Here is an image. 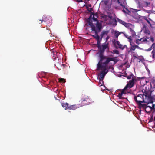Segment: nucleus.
Here are the masks:
<instances>
[{"mask_svg": "<svg viewBox=\"0 0 155 155\" xmlns=\"http://www.w3.org/2000/svg\"><path fill=\"white\" fill-rule=\"evenodd\" d=\"M109 45L108 42L103 43L101 46L98 47V52L96 54L98 55V57L100 58L99 61L103 62L104 60H106L104 62V64H108L111 61H115V59L114 58L104 55V53L106 50L107 52H109Z\"/></svg>", "mask_w": 155, "mask_h": 155, "instance_id": "1", "label": "nucleus"}, {"mask_svg": "<svg viewBox=\"0 0 155 155\" xmlns=\"http://www.w3.org/2000/svg\"><path fill=\"white\" fill-rule=\"evenodd\" d=\"M90 26L92 31H94L95 32L94 35H91V36L94 38L96 39L97 40H99L100 39V38L98 35V33L101 31L102 29V26L101 23H97L96 25V28L93 24H91L90 25H88Z\"/></svg>", "mask_w": 155, "mask_h": 155, "instance_id": "2", "label": "nucleus"}, {"mask_svg": "<svg viewBox=\"0 0 155 155\" xmlns=\"http://www.w3.org/2000/svg\"><path fill=\"white\" fill-rule=\"evenodd\" d=\"M108 64H104L102 62H99L97 64V70H102L100 74V78L103 79L104 78L105 76L108 72Z\"/></svg>", "mask_w": 155, "mask_h": 155, "instance_id": "3", "label": "nucleus"}, {"mask_svg": "<svg viewBox=\"0 0 155 155\" xmlns=\"http://www.w3.org/2000/svg\"><path fill=\"white\" fill-rule=\"evenodd\" d=\"M91 101L90 99L88 96L87 95H84L81 99L79 101V107H81L86 105L89 104Z\"/></svg>", "mask_w": 155, "mask_h": 155, "instance_id": "4", "label": "nucleus"}, {"mask_svg": "<svg viewBox=\"0 0 155 155\" xmlns=\"http://www.w3.org/2000/svg\"><path fill=\"white\" fill-rule=\"evenodd\" d=\"M139 80L138 78L135 76L133 77L132 79L127 82V84L125 87V89H130L132 88L135 83Z\"/></svg>", "mask_w": 155, "mask_h": 155, "instance_id": "5", "label": "nucleus"}, {"mask_svg": "<svg viewBox=\"0 0 155 155\" xmlns=\"http://www.w3.org/2000/svg\"><path fill=\"white\" fill-rule=\"evenodd\" d=\"M143 96L144 94H138L136 96H134V99L137 104L140 103H145L147 104L148 102H146L144 101Z\"/></svg>", "mask_w": 155, "mask_h": 155, "instance_id": "6", "label": "nucleus"}, {"mask_svg": "<svg viewBox=\"0 0 155 155\" xmlns=\"http://www.w3.org/2000/svg\"><path fill=\"white\" fill-rule=\"evenodd\" d=\"M114 44L117 48H119L121 50H123L126 48H127V45H123L120 43L119 41H115L114 40Z\"/></svg>", "mask_w": 155, "mask_h": 155, "instance_id": "7", "label": "nucleus"}, {"mask_svg": "<svg viewBox=\"0 0 155 155\" xmlns=\"http://www.w3.org/2000/svg\"><path fill=\"white\" fill-rule=\"evenodd\" d=\"M87 10L89 12H90L91 14V15L89 16L88 18L87 21V24L88 25H90L91 24H93L92 23V16L94 14V13L92 12V9L91 8H89L88 7H87Z\"/></svg>", "mask_w": 155, "mask_h": 155, "instance_id": "8", "label": "nucleus"}, {"mask_svg": "<svg viewBox=\"0 0 155 155\" xmlns=\"http://www.w3.org/2000/svg\"><path fill=\"white\" fill-rule=\"evenodd\" d=\"M147 38H148L147 37H144L143 38H141L140 39H137L136 40V43L137 44H141L142 42H148L149 41V40H148L147 39Z\"/></svg>", "mask_w": 155, "mask_h": 155, "instance_id": "9", "label": "nucleus"}, {"mask_svg": "<svg viewBox=\"0 0 155 155\" xmlns=\"http://www.w3.org/2000/svg\"><path fill=\"white\" fill-rule=\"evenodd\" d=\"M138 3L139 6L140 7H149V5L150 4V3L144 0L142 3L139 2Z\"/></svg>", "mask_w": 155, "mask_h": 155, "instance_id": "10", "label": "nucleus"}, {"mask_svg": "<svg viewBox=\"0 0 155 155\" xmlns=\"http://www.w3.org/2000/svg\"><path fill=\"white\" fill-rule=\"evenodd\" d=\"M117 2L123 8L125 7V0H117Z\"/></svg>", "mask_w": 155, "mask_h": 155, "instance_id": "11", "label": "nucleus"}, {"mask_svg": "<svg viewBox=\"0 0 155 155\" xmlns=\"http://www.w3.org/2000/svg\"><path fill=\"white\" fill-rule=\"evenodd\" d=\"M148 99H150V100L147 103V104H148L149 103H153V100H155V94L154 95H153L152 96H150L148 97Z\"/></svg>", "mask_w": 155, "mask_h": 155, "instance_id": "12", "label": "nucleus"}, {"mask_svg": "<svg viewBox=\"0 0 155 155\" xmlns=\"http://www.w3.org/2000/svg\"><path fill=\"white\" fill-rule=\"evenodd\" d=\"M123 23L124 26L129 29L132 28V27H134V26L130 23H127L125 22H124Z\"/></svg>", "mask_w": 155, "mask_h": 155, "instance_id": "13", "label": "nucleus"}, {"mask_svg": "<svg viewBox=\"0 0 155 155\" xmlns=\"http://www.w3.org/2000/svg\"><path fill=\"white\" fill-rule=\"evenodd\" d=\"M97 17H94V14H93V15H92V22H93L92 21V20L94 22H96V23L95 24V27H96V28H97L96 27V25H97V23H99L98 20L97 19Z\"/></svg>", "mask_w": 155, "mask_h": 155, "instance_id": "14", "label": "nucleus"}, {"mask_svg": "<svg viewBox=\"0 0 155 155\" xmlns=\"http://www.w3.org/2000/svg\"><path fill=\"white\" fill-rule=\"evenodd\" d=\"M48 19V16L46 15H44L42 17V19H39V20L41 21V23L43 22L46 21Z\"/></svg>", "mask_w": 155, "mask_h": 155, "instance_id": "15", "label": "nucleus"}, {"mask_svg": "<svg viewBox=\"0 0 155 155\" xmlns=\"http://www.w3.org/2000/svg\"><path fill=\"white\" fill-rule=\"evenodd\" d=\"M79 105L78 106H76L75 105H69L68 109L69 110H75L78 107H79Z\"/></svg>", "mask_w": 155, "mask_h": 155, "instance_id": "16", "label": "nucleus"}, {"mask_svg": "<svg viewBox=\"0 0 155 155\" xmlns=\"http://www.w3.org/2000/svg\"><path fill=\"white\" fill-rule=\"evenodd\" d=\"M61 105L62 107L65 108V110H66L67 109H68V108L69 107V104L68 103H61Z\"/></svg>", "mask_w": 155, "mask_h": 155, "instance_id": "17", "label": "nucleus"}, {"mask_svg": "<svg viewBox=\"0 0 155 155\" xmlns=\"http://www.w3.org/2000/svg\"><path fill=\"white\" fill-rule=\"evenodd\" d=\"M142 103H140L138 104L139 107L140 108H143V109H146V104H142Z\"/></svg>", "mask_w": 155, "mask_h": 155, "instance_id": "18", "label": "nucleus"}, {"mask_svg": "<svg viewBox=\"0 0 155 155\" xmlns=\"http://www.w3.org/2000/svg\"><path fill=\"white\" fill-rule=\"evenodd\" d=\"M134 27H132V28L130 29L132 37H134L136 35V33L134 30Z\"/></svg>", "mask_w": 155, "mask_h": 155, "instance_id": "19", "label": "nucleus"}, {"mask_svg": "<svg viewBox=\"0 0 155 155\" xmlns=\"http://www.w3.org/2000/svg\"><path fill=\"white\" fill-rule=\"evenodd\" d=\"M126 48H127V51L128 54H130L132 55L134 53V52L133 51V50L131 49L130 48H127V47Z\"/></svg>", "mask_w": 155, "mask_h": 155, "instance_id": "20", "label": "nucleus"}, {"mask_svg": "<svg viewBox=\"0 0 155 155\" xmlns=\"http://www.w3.org/2000/svg\"><path fill=\"white\" fill-rule=\"evenodd\" d=\"M120 32H118V31H115V32H114L115 36V38L117 39L119 35L120 34Z\"/></svg>", "mask_w": 155, "mask_h": 155, "instance_id": "21", "label": "nucleus"}, {"mask_svg": "<svg viewBox=\"0 0 155 155\" xmlns=\"http://www.w3.org/2000/svg\"><path fill=\"white\" fill-rule=\"evenodd\" d=\"M134 76L132 73H131L130 74L128 75L127 74L125 75V77H126L128 79H130L131 78V77H132V78H133V77Z\"/></svg>", "mask_w": 155, "mask_h": 155, "instance_id": "22", "label": "nucleus"}, {"mask_svg": "<svg viewBox=\"0 0 155 155\" xmlns=\"http://www.w3.org/2000/svg\"><path fill=\"white\" fill-rule=\"evenodd\" d=\"M125 36H126V37L128 38V41H129V42H130V45H131V44L133 43H132V39L131 38V36H130V37H127V36L125 35Z\"/></svg>", "mask_w": 155, "mask_h": 155, "instance_id": "23", "label": "nucleus"}, {"mask_svg": "<svg viewBox=\"0 0 155 155\" xmlns=\"http://www.w3.org/2000/svg\"><path fill=\"white\" fill-rule=\"evenodd\" d=\"M112 53L116 54H119V51L117 50H114L112 51Z\"/></svg>", "mask_w": 155, "mask_h": 155, "instance_id": "24", "label": "nucleus"}, {"mask_svg": "<svg viewBox=\"0 0 155 155\" xmlns=\"http://www.w3.org/2000/svg\"><path fill=\"white\" fill-rule=\"evenodd\" d=\"M101 40L99 39V40H97V46L98 48V47L99 46H101Z\"/></svg>", "mask_w": 155, "mask_h": 155, "instance_id": "25", "label": "nucleus"}, {"mask_svg": "<svg viewBox=\"0 0 155 155\" xmlns=\"http://www.w3.org/2000/svg\"><path fill=\"white\" fill-rule=\"evenodd\" d=\"M109 32V31L107 30L104 31L103 30L102 32V33L104 35H107Z\"/></svg>", "mask_w": 155, "mask_h": 155, "instance_id": "26", "label": "nucleus"}, {"mask_svg": "<svg viewBox=\"0 0 155 155\" xmlns=\"http://www.w3.org/2000/svg\"><path fill=\"white\" fill-rule=\"evenodd\" d=\"M102 2H103L104 3V5L106 6L108 4V3H109V1L107 0H104V1L103 0V1H102Z\"/></svg>", "mask_w": 155, "mask_h": 155, "instance_id": "27", "label": "nucleus"}, {"mask_svg": "<svg viewBox=\"0 0 155 155\" xmlns=\"http://www.w3.org/2000/svg\"><path fill=\"white\" fill-rule=\"evenodd\" d=\"M130 48L133 51H134L135 50L136 48H135L134 46V43L131 44V45H130Z\"/></svg>", "mask_w": 155, "mask_h": 155, "instance_id": "28", "label": "nucleus"}, {"mask_svg": "<svg viewBox=\"0 0 155 155\" xmlns=\"http://www.w3.org/2000/svg\"><path fill=\"white\" fill-rule=\"evenodd\" d=\"M144 19L146 21H147V22L148 23V24H149L150 26V27H151L152 25L150 22V21H149L148 19H147V17H145V18H144Z\"/></svg>", "mask_w": 155, "mask_h": 155, "instance_id": "29", "label": "nucleus"}, {"mask_svg": "<svg viewBox=\"0 0 155 155\" xmlns=\"http://www.w3.org/2000/svg\"><path fill=\"white\" fill-rule=\"evenodd\" d=\"M59 82H66V81L64 79L60 78L59 79Z\"/></svg>", "mask_w": 155, "mask_h": 155, "instance_id": "30", "label": "nucleus"}, {"mask_svg": "<svg viewBox=\"0 0 155 155\" xmlns=\"http://www.w3.org/2000/svg\"><path fill=\"white\" fill-rule=\"evenodd\" d=\"M104 84V82L103 80H100L99 82V85L100 86H102Z\"/></svg>", "mask_w": 155, "mask_h": 155, "instance_id": "31", "label": "nucleus"}, {"mask_svg": "<svg viewBox=\"0 0 155 155\" xmlns=\"http://www.w3.org/2000/svg\"><path fill=\"white\" fill-rule=\"evenodd\" d=\"M152 57L153 58H154L155 57V51L153 50L151 53Z\"/></svg>", "mask_w": 155, "mask_h": 155, "instance_id": "32", "label": "nucleus"}, {"mask_svg": "<svg viewBox=\"0 0 155 155\" xmlns=\"http://www.w3.org/2000/svg\"><path fill=\"white\" fill-rule=\"evenodd\" d=\"M144 32L146 34H149L150 33V31L149 30L147 29H146L145 31Z\"/></svg>", "mask_w": 155, "mask_h": 155, "instance_id": "33", "label": "nucleus"}, {"mask_svg": "<svg viewBox=\"0 0 155 155\" xmlns=\"http://www.w3.org/2000/svg\"><path fill=\"white\" fill-rule=\"evenodd\" d=\"M152 46V47H153V50L155 51V43H153Z\"/></svg>", "mask_w": 155, "mask_h": 155, "instance_id": "34", "label": "nucleus"}, {"mask_svg": "<svg viewBox=\"0 0 155 155\" xmlns=\"http://www.w3.org/2000/svg\"><path fill=\"white\" fill-rule=\"evenodd\" d=\"M118 21L119 22L121 23L122 24H123V25H124V24L123 23L124 22H125L124 21H123L122 20H120V19Z\"/></svg>", "mask_w": 155, "mask_h": 155, "instance_id": "35", "label": "nucleus"}, {"mask_svg": "<svg viewBox=\"0 0 155 155\" xmlns=\"http://www.w3.org/2000/svg\"><path fill=\"white\" fill-rule=\"evenodd\" d=\"M152 104V105L151 107L152 109V110H153V109H154V108H155V104H153V103Z\"/></svg>", "mask_w": 155, "mask_h": 155, "instance_id": "36", "label": "nucleus"}, {"mask_svg": "<svg viewBox=\"0 0 155 155\" xmlns=\"http://www.w3.org/2000/svg\"><path fill=\"white\" fill-rule=\"evenodd\" d=\"M104 36V35L101 32V34L100 35V37H101V38H100V40H102V38H103Z\"/></svg>", "mask_w": 155, "mask_h": 155, "instance_id": "37", "label": "nucleus"}, {"mask_svg": "<svg viewBox=\"0 0 155 155\" xmlns=\"http://www.w3.org/2000/svg\"><path fill=\"white\" fill-rule=\"evenodd\" d=\"M110 38V37L109 36V35H108L107 36V37L106 38V42L107 41H108V40Z\"/></svg>", "mask_w": 155, "mask_h": 155, "instance_id": "38", "label": "nucleus"}, {"mask_svg": "<svg viewBox=\"0 0 155 155\" xmlns=\"http://www.w3.org/2000/svg\"><path fill=\"white\" fill-rule=\"evenodd\" d=\"M123 94H122L121 92L118 94V96L120 98L122 97V95Z\"/></svg>", "mask_w": 155, "mask_h": 155, "instance_id": "39", "label": "nucleus"}, {"mask_svg": "<svg viewBox=\"0 0 155 155\" xmlns=\"http://www.w3.org/2000/svg\"><path fill=\"white\" fill-rule=\"evenodd\" d=\"M126 89H125V87H124V88L123 89V90L122 91L121 93H122V94H124V91Z\"/></svg>", "mask_w": 155, "mask_h": 155, "instance_id": "40", "label": "nucleus"}, {"mask_svg": "<svg viewBox=\"0 0 155 155\" xmlns=\"http://www.w3.org/2000/svg\"><path fill=\"white\" fill-rule=\"evenodd\" d=\"M139 62H143V60H144L143 59L140 58H139Z\"/></svg>", "mask_w": 155, "mask_h": 155, "instance_id": "41", "label": "nucleus"}, {"mask_svg": "<svg viewBox=\"0 0 155 155\" xmlns=\"http://www.w3.org/2000/svg\"><path fill=\"white\" fill-rule=\"evenodd\" d=\"M151 106H147V105H146V108L147 107H149V108H150V111L151 110H152V109L151 108Z\"/></svg>", "mask_w": 155, "mask_h": 155, "instance_id": "42", "label": "nucleus"}, {"mask_svg": "<svg viewBox=\"0 0 155 155\" xmlns=\"http://www.w3.org/2000/svg\"><path fill=\"white\" fill-rule=\"evenodd\" d=\"M150 40L152 42H154V40L153 37H151Z\"/></svg>", "mask_w": 155, "mask_h": 155, "instance_id": "43", "label": "nucleus"}, {"mask_svg": "<svg viewBox=\"0 0 155 155\" xmlns=\"http://www.w3.org/2000/svg\"><path fill=\"white\" fill-rule=\"evenodd\" d=\"M143 11L147 12V13H149L150 12V11H149V10H146V9H144L143 10Z\"/></svg>", "mask_w": 155, "mask_h": 155, "instance_id": "44", "label": "nucleus"}, {"mask_svg": "<svg viewBox=\"0 0 155 155\" xmlns=\"http://www.w3.org/2000/svg\"><path fill=\"white\" fill-rule=\"evenodd\" d=\"M134 45L136 49L137 48H139V47L137 45Z\"/></svg>", "mask_w": 155, "mask_h": 155, "instance_id": "45", "label": "nucleus"}, {"mask_svg": "<svg viewBox=\"0 0 155 155\" xmlns=\"http://www.w3.org/2000/svg\"><path fill=\"white\" fill-rule=\"evenodd\" d=\"M94 17L95 16L96 17H97V13H96L95 14H94Z\"/></svg>", "mask_w": 155, "mask_h": 155, "instance_id": "46", "label": "nucleus"}, {"mask_svg": "<svg viewBox=\"0 0 155 155\" xmlns=\"http://www.w3.org/2000/svg\"><path fill=\"white\" fill-rule=\"evenodd\" d=\"M152 46H151L150 48L148 50V51H150L152 49Z\"/></svg>", "mask_w": 155, "mask_h": 155, "instance_id": "47", "label": "nucleus"}, {"mask_svg": "<svg viewBox=\"0 0 155 155\" xmlns=\"http://www.w3.org/2000/svg\"><path fill=\"white\" fill-rule=\"evenodd\" d=\"M78 1V2H82V0H77Z\"/></svg>", "mask_w": 155, "mask_h": 155, "instance_id": "48", "label": "nucleus"}, {"mask_svg": "<svg viewBox=\"0 0 155 155\" xmlns=\"http://www.w3.org/2000/svg\"><path fill=\"white\" fill-rule=\"evenodd\" d=\"M123 12H125H125H126V11H125V10H123Z\"/></svg>", "mask_w": 155, "mask_h": 155, "instance_id": "49", "label": "nucleus"}, {"mask_svg": "<svg viewBox=\"0 0 155 155\" xmlns=\"http://www.w3.org/2000/svg\"><path fill=\"white\" fill-rule=\"evenodd\" d=\"M153 110H154V111H155V108H154V109H153Z\"/></svg>", "mask_w": 155, "mask_h": 155, "instance_id": "50", "label": "nucleus"}, {"mask_svg": "<svg viewBox=\"0 0 155 155\" xmlns=\"http://www.w3.org/2000/svg\"><path fill=\"white\" fill-rule=\"evenodd\" d=\"M145 110V111L147 112V113H148V112H147V111L146 110Z\"/></svg>", "mask_w": 155, "mask_h": 155, "instance_id": "51", "label": "nucleus"}]
</instances>
